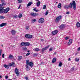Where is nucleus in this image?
Listing matches in <instances>:
<instances>
[{"label": "nucleus", "mask_w": 80, "mask_h": 80, "mask_svg": "<svg viewBox=\"0 0 80 80\" xmlns=\"http://www.w3.org/2000/svg\"><path fill=\"white\" fill-rule=\"evenodd\" d=\"M4 7H1L0 8V13H3L4 12V13H7L10 10V8H7L6 9H4Z\"/></svg>", "instance_id": "obj_1"}, {"label": "nucleus", "mask_w": 80, "mask_h": 80, "mask_svg": "<svg viewBox=\"0 0 80 80\" xmlns=\"http://www.w3.org/2000/svg\"><path fill=\"white\" fill-rule=\"evenodd\" d=\"M69 8H72L73 7V9L74 10L76 9V3L75 1H72V3L71 2L68 5Z\"/></svg>", "instance_id": "obj_2"}, {"label": "nucleus", "mask_w": 80, "mask_h": 80, "mask_svg": "<svg viewBox=\"0 0 80 80\" xmlns=\"http://www.w3.org/2000/svg\"><path fill=\"white\" fill-rule=\"evenodd\" d=\"M22 46H29L30 45V43L28 42H23L21 43Z\"/></svg>", "instance_id": "obj_3"}, {"label": "nucleus", "mask_w": 80, "mask_h": 80, "mask_svg": "<svg viewBox=\"0 0 80 80\" xmlns=\"http://www.w3.org/2000/svg\"><path fill=\"white\" fill-rule=\"evenodd\" d=\"M62 16H59L56 18L55 20V22L57 23L59 21L62 19Z\"/></svg>", "instance_id": "obj_4"}, {"label": "nucleus", "mask_w": 80, "mask_h": 80, "mask_svg": "<svg viewBox=\"0 0 80 80\" xmlns=\"http://www.w3.org/2000/svg\"><path fill=\"white\" fill-rule=\"evenodd\" d=\"M45 21V19L43 18H40L38 21V22L39 23H43Z\"/></svg>", "instance_id": "obj_5"}, {"label": "nucleus", "mask_w": 80, "mask_h": 80, "mask_svg": "<svg viewBox=\"0 0 80 80\" xmlns=\"http://www.w3.org/2000/svg\"><path fill=\"white\" fill-rule=\"evenodd\" d=\"M32 35L30 34H26L25 35V37L27 38H32Z\"/></svg>", "instance_id": "obj_6"}, {"label": "nucleus", "mask_w": 80, "mask_h": 80, "mask_svg": "<svg viewBox=\"0 0 80 80\" xmlns=\"http://www.w3.org/2000/svg\"><path fill=\"white\" fill-rule=\"evenodd\" d=\"M15 72L17 76L19 75V72H18V70L17 68H16L15 70Z\"/></svg>", "instance_id": "obj_7"}, {"label": "nucleus", "mask_w": 80, "mask_h": 80, "mask_svg": "<svg viewBox=\"0 0 80 80\" xmlns=\"http://www.w3.org/2000/svg\"><path fill=\"white\" fill-rule=\"evenodd\" d=\"M9 67H15V63L12 62V63H9L8 64Z\"/></svg>", "instance_id": "obj_8"}, {"label": "nucleus", "mask_w": 80, "mask_h": 80, "mask_svg": "<svg viewBox=\"0 0 80 80\" xmlns=\"http://www.w3.org/2000/svg\"><path fill=\"white\" fill-rule=\"evenodd\" d=\"M58 30H55L52 31V35H56V34H57V33H58Z\"/></svg>", "instance_id": "obj_9"}, {"label": "nucleus", "mask_w": 80, "mask_h": 80, "mask_svg": "<svg viewBox=\"0 0 80 80\" xmlns=\"http://www.w3.org/2000/svg\"><path fill=\"white\" fill-rule=\"evenodd\" d=\"M31 15V16H32V17H35V16H37L38 15V14L35 13H33L32 12L30 14Z\"/></svg>", "instance_id": "obj_10"}, {"label": "nucleus", "mask_w": 80, "mask_h": 80, "mask_svg": "<svg viewBox=\"0 0 80 80\" xmlns=\"http://www.w3.org/2000/svg\"><path fill=\"white\" fill-rule=\"evenodd\" d=\"M49 47H50V45H48L46 47H45V48H43L42 51L43 52V51L47 49V48H48Z\"/></svg>", "instance_id": "obj_11"}, {"label": "nucleus", "mask_w": 80, "mask_h": 80, "mask_svg": "<svg viewBox=\"0 0 80 80\" xmlns=\"http://www.w3.org/2000/svg\"><path fill=\"white\" fill-rule=\"evenodd\" d=\"M72 43V39H70L69 40V42H68V45H70Z\"/></svg>", "instance_id": "obj_12"}, {"label": "nucleus", "mask_w": 80, "mask_h": 80, "mask_svg": "<svg viewBox=\"0 0 80 80\" xmlns=\"http://www.w3.org/2000/svg\"><path fill=\"white\" fill-rule=\"evenodd\" d=\"M6 25H7V23H3L0 25V27H4V26H6Z\"/></svg>", "instance_id": "obj_13"}, {"label": "nucleus", "mask_w": 80, "mask_h": 80, "mask_svg": "<svg viewBox=\"0 0 80 80\" xmlns=\"http://www.w3.org/2000/svg\"><path fill=\"white\" fill-rule=\"evenodd\" d=\"M56 60H57V58H54L52 59V63H55V62H56Z\"/></svg>", "instance_id": "obj_14"}, {"label": "nucleus", "mask_w": 80, "mask_h": 80, "mask_svg": "<svg viewBox=\"0 0 80 80\" xmlns=\"http://www.w3.org/2000/svg\"><path fill=\"white\" fill-rule=\"evenodd\" d=\"M4 67H5L6 68H7V69H8L9 68V66L6 65V64H4L3 65Z\"/></svg>", "instance_id": "obj_15"}, {"label": "nucleus", "mask_w": 80, "mask_h": 80, "mask_svg": "<svg viewBox=\"0 0 80 80\" xmlns=\"http://www.w3.org/2000/svg\"><path fill=\"white\" fill-rule=\"evenodd\" d=\"M28 65L30 67H33V63L32 62H29Z\"/></svg>", "instance_id": "obj_16"}, {"label": "nucleus", "mask_w": 80, "mask_h": 80, "mask_svg": "<svg viewBox=\"0 0 80 80\" xmlns=\"http://www.w3.org/2000/svg\"><path fill=\"white\" fill-rule=\"evenodd\" d=\"M32 4H33V2H30L27 5V7H29Z\"/></svg>", "instance_id": "obj_17"}, {"label": "nucleus", "mask_w": 80, "mask_h": 80, "mask_svg": "<svg viewBox=\"0 0 80 80\" xmlns=\"http://www.w3.org/2000/svg\"><path fill=\"white\" fill-rule=\"evenodd\" d=\"M34 50L35 52H39V51H40V49L38 48H36L34 49Z\"/></svg>", "instance_id": "obj_18"}, {"label": "nucleus", "mask_w": 80, "mask_h": 80, "mask_svg": "<svg viewBox=\"0 0 80 80\" xmlns=\"http://www.w3.org/2000/svg\"><path fill=\"white\" fill-rule=\"evenodd\" d=\"M64 8L66 9H69V8L68 5H65L64 7Z\"/></svg>", "instance_id": "obj_19"}, {"label": "nucleus", "mask_w": 80, "mask_h": 80, "mask_svg": "<svg viewBox=\"0 0 80 80\" xmlns=\"http://www.w3.org/2000/svg\"><path fill=\"white\" fill-rule=\"evenodd\" d=\"M76 26L78 28H79L80 27V23L78 22H77L76 24Z\"/></svg>", "instance_id": "obj_20"}, {"label": "nucleus", "mask_w": 80, "mask_h": 80, "mask_svg": "<svg viewBox=\"0 0 80 80\" xmlns=\"http://www.w3.org/2000/svg\"><path fill=\"white\" fill-rule=\"evenodd\" d=\"M10 59H12V58H13V55H12V54H10L8 57Z\"/></svg>", "instance_id": "obj_21"}, {"label": "nucleus", "mask_w": 80, "mask_h": 80, "mask_svg": "<svg viewBox=\"0 0 80 80\" xmlns=\"http://www.w3.org/2000/svg\"><path fill=\"white\" fill-rule=\"evenodd\" d=\"M36 5L38 7H40V1L36 3Z\"/></svg>", "instance_id": "obj_22"}, {"label": "nucleus", "mask_w": 80, "mask_h": 80, "mask_svg": "<svg viewBox=\"0 0 80 80\" xmlns=\"http://www.w3.org/2000/svg\"><path fill=\"white\" fill-rule=\"evenodd\" d=\"M11 33L12 35H15V30H12L11 31Z\"/></svg>", "instance_id": "obj_23"}, {"label": "nucleus", "mask_w": 80, "mask_h": 80, "mask_svg": "<svg viewBox=\"0 0 80 80\" xmlns=\"http://www.w3.org/2000/svg\"><path fill=\"white\" fill-rule=\"evenodd\" d=\"M64 25H63V24H62L61 25L60 27V29H63V28H64Z\"/></svg>", "instance_id": "obj_24"}, {"label": "nucleus", "mask_w": 80, "mask_h": 80, "mask_svg": "<svg viewBox=\"0 0 80 80\" xmlns=\"http://www.w3.org/2000/svg\"><path fill=\"white\" fill-rule=\"evenodd\" d=\"M6 5V4L4 2H2V4H0V8H1V7L3 6V5Z\"/></svg>", "instance_id": "obj_25"}, {"label": "nucleus", "mask_w": 80, "mask_h": 80, "mask_svg": "<svg viewBox=\"0 0 80 80\" xmlns=\"http://www.w3.org/2000/svg\"><path fill=\"white\" fill-rule=\"evenodd\" d=\"M22 56H18V61H20V60H21V59H22Z\"/></svg>", "instance_id": "obj_26"}, {"label": "nucleus", "mask_w": 80, "mask_h": 80, "mask_svg": "<svg viewBox=\"0 0 80 80\" xmlns=\"http://www.w3.org/2000/svg\"><path fill=\"white\" fill-rule=\"evenodd\" d=\"M58 7L59 8H61V3H60L58 4Z\"/></svg>", "instance_id": "obj_27"}, {"label": "nucleus", "mask_w": 80, "mask_h": 80, "mask_svg": "<svg viewBox=\"0 0 80 80\" xmlns=\"http://www.w3.org/2000/svg\"><path fill=\"white\" fill-rule=\"evenodd\" d=\"M5 18V17H3L2 16H0V19H4Z\"/></svg>", "instance_id": "obj_28"}, {"label": "nucleus", "mask_w": 80, "mask_h": 80, "mask_svg": "<svg viewBox=\"0 0 80 80\" xmlns=\"http://www.w3.org/2000/svg\"><path fill=\"white\" fill-rule=\"evenodd\" d=\"M18 17H19V18H21V17H22V14H19L18 16Z\"/></svg>", "instance_id": "obj_29"}, {"label": "nucleus", "mask_w": 80, "mask_h": 80, "mask_svg": "<svg viewBox=\"0 0 80 80\" xmlns=\"http://www.w3.org/2000/svg\"><path fill=\"white\" fill-rule=\"evenodd\" d=\"M29 60H26V64L28 65L29 64Z\"/></svg>", "instance_id": "obj_30"}, {"label": "nucleus", "mask_w": 80, "mask_h": 80, "mask_svg": "<svg viewBox=\"0 0 80 80\" xmlns=\"http://www.w3.org/2000/svg\"><path fill=\"white\" fill-rule=\"evenodd\" d=\"M24 78L26 80H29V79H28V77L27 76H26L24 77Z\"/></svg>", "instance_id": "obj_31"}, {"label": "nucleus", "mask_w": 80, "mask_h": 80, "mask_svg": "<svg viewBox=\"0 0 80 80\" xmlns=\"http://www.w3.org/2000/svg\"><path fill=\"white\" fill-rule=\"evenodd\" d=\"M46 5H44L43 7V10H45V9H46Z\"/></svg>", "instance_id": "obj_32"}, {"label": "nucleus", "mask_w": 80, "mask_h": 80, "mask_svg": "<svg viewBox=\"0 0 80 80\" xmlns=\"http://www.w3.org/2000/svg\"><path fill=\"white\" fill-rule=\"evenodd\" d=\"M62 65V62H60L58 65L59 67H61Z\"/></svg>", "instance_id": "obj_33"}, {"label": "nucleus", "mask_w": 80, "mask_h": 80, "mask_svg": "<svg viewBox=\"0 0 80 80\" xmlns=\"http://www.w3.org/2000/svg\"><path fill=\"white\" fill-rule=\"evenodd\" d=\"M18 3H21L22 2V0H18Z\"/></svg>", "instance_id": "obj_34"}, {"label": "nucleus", "mask_w": 80, "mask_h": 80, "mask_svg": "<svg viewBox=\"0 0 80 80\" xmlns=\"http://www.w3.org/2000/svg\"><path fill=\"white\" fill-rule=\"evenodd\" d=\"M26 67L27 71H28V66L27 65H26Z\"/></svg>", "instance_id": "obj_35"}, {"label": "nucleus", "mask_w": 80, "mask_h": 80, "mask_svg": "<svg viewBox=\"0 0 80 80\" xmlns=\"http://www.w3.org/2000/svg\"><path fill=\"white\" fill-rule=\"evenodd\" d=\"M48 14V11H47L45 13V15H47Z\"/></svg>", "instance_id": "obj_36"}, {"label": "nucleus", "mask_w": 80, "mask_h": 80, "mask_svg": "<svg viewBox=\"0 0 80 80\" xmlns=\"http://www.w3.org/2000/svg\"><path fill=\"white\" fill-rule=\"evenodd\" d=\"M22 49L23 50H27V48L25 47H23L22 48Z\"/></svg>", "instance_id": "obj_37"}, {"label": "nucleus", "mask_w": 80, "mask_h": 80, "mask_svg": "<svg viewBox=\"0 0 80 80\" xmlns=\"http://www.w3.org/2000/svg\"><path fill=\"white\" fill-rule=\"evenodd\" d=\"M79 60V59L78 58H76V59H75V61L76 62H78Z\"/></svg>", "instance_id": "obj_38"}, {"label": "nucleus", "mask_w": 80, "mask_h": 80, "mask_svg": "<svg viewBox=\"0 0 80 80\" xmlns=\"http://www.w3.org/2000/svg\"><path fill=\"white\" fill-rule=\"evenodd\" d=\"M32 21L33 22H36V19H34L32 20Z\"/></svg>", "instance_id": "obj_39"}, {"label": "nucleus", "mask_w": 80, "mask_h": 80, "mask_svg": "<svg viewBox=\"0 0 80 80\" xmlns=\"http://www.w3.org/2000/svg\"><path fill=\"white\" fill-rule=\"evenodd\" d=\"M30 54V53L28 52L26 54V56H28V55H29Z\"/></svg>", "instance_id": "obj_40"}, {"label": "nucleus", "mask_w": 80, "mask_h": 80, "mask_svg": "<svg viewBox=\"0 0 80 80\" xmlns=\"http://www.w3.org/2000/svg\"><path fill=\"white\" fill-rule=\"evenodd\" d=\"M4 56H5V54H2V57L3 58H4Z\"/></svg>", "instance_id": "obj_41"}, {"label": "nucleus", "mask_w": 80, "mask_h": 80, "mask_svg": "<svg viewBox=\"0 0 80 80\" xmlns=\"http://www.w3.org/2000/svg\"><path fill=\"white\" fill-rule=\"evenodd\" d=\"M71 71H73V70H74V67H73L71 69Z\"/></svg>", "instance_id": "obj_42"}, {"label": "nucleus", "mask_w": 80, "mask_h": 80, "mask_svg": "<svg viewBox=\"0 0 80 80\" xmlns=\"http://www.w3.org/2000/svg\"><path fill=\"white\" fill-rule=\"evenodd\" d=\"M29 28V26H27L26 27L25 29H26V30H28V29Z\"/></svg>", "instance_id": "obj_43"}, {"label": "nucleus", "mask_w": 80, "mask_h": 80, "mask_svg": "<svg viewBox=\"0 0 80 80\" xmlns=\"http://www.w3.org/2000/svg\"><path fill=\"white\" fill-rule=\"evenodd\" d=\"M69 38L68 37H66L65 38V40H68V39Z\"/></svg>", "instance_id": "obj_44"}, {"label": "nucleus", "mask_w": 80, "mask_h": 80, "mask_svg": "<svg viewBox=\"0 0 80 80\" xmlns=\"http://www.w3.org/2000/svg\"><path fill=\"white\" fill-rule=\"evenodd\" d=\"M18 17V16L17 15H15L14 16V18H17Z\"/></svg>", "instance_id": "obj_45"}, {"label": "nucleus", "mask_w": 80, "mask_h": 80, "mask_svg": "<svg viewBox=\"0 0 80 80\" xmlns=\"http://www.w3.org/2000/svg\"><path fill=\"white\" fill-rule=\"evenodd\" d=\"M6 79H7L8 78V76H6L5 77Z\"/></svg>", "instance_id": "obj_46"}, {"label": "nucleus", "mask_w": 80, "mask_h": 80, "mask_svg": "<svg viewBox=\"0 0 80 80\" xmlns=\"http://www.w3.org/2000/svg\"><path fill=\"white\" fill-rule=\"evenodd\" d=\"M69 13H70V12H66V14H67L68 15Z\"/></svg>", "instance_id": "obj_47"}, {"label": "nucleus", "mask_w": 80, "mask_h": 80, "mask_svg": "<svg viewBox=\"0 0 80 80\" xmlns=\"http://www.w3.org/2000/svg\"><path fill=\"white\" fill-rule=\"evenodd\" d=\"M71 59H70V58H69L68 59V61H70V60H71Z\"/></svg>", "instance_id": "obj_48"}, {"label": "nucleus", "mask_w": 80, "mask_h": 80, "mask_svg": "<svg viewBox=\"0 0 80 80\" xmlns=\"http://www.w3.org/2000/svg\"><path fill=\"white\" fill-rule=\"evenodd\" d=\"M49 51H52V48L49 49Z\"/></svg>", "instance_id": "obj_49"}, {"label": "nucleus", "mask_w": 80, "mask_h": 80, "mask_svg": "<svg viewBox=\"0 0 80 80\" xmlns=\"http://www.w3.org/2000/svg\"><path fill=\"white\" fill-rule=\"evenodd\" d=\"M1 54H2V52L0 51V56H1Z\"/></svg>", "instance_id": "obj_50"}, {"label": "nucleus", "mask_w": 80, "mask_h": 80, "mask_svg": "<svg viewBox=\"0 0 80 80\" xmlns=\"http://www.w3.org/2000/svg\"><path fill=\"white\" fill-rule=\"evenodd\" d=\"M33 10L34 11V12H35V11L36 10V8H34Z\"/></svg>", "instance_id": "obj_51"}, {"label": "nucleus", "mask_w": 80, "mask_h": 80, "mask_svg": "<svg viewBox=\"0 0 80 80\" xmlns=\"http://www.w3.org/2000/svg\"><path fill=\"white\" fill-rule=\"evenodd\" d=\"M20 6H21L20 5L18 8H20Z\"/></svg>", "instance_id": "obj_52"}, {"label": "nucleus", "mask_w": 80, "mask_h": 80, "mask_svg": "<svg viewBox=\"0 0 80 80\" xmlns=\"http://www.w3.org/2000/svg\"><path fill=\"white\" fill-rule=\"evenodd\" d=\"M34 56H36V55H37V54H36V53H34Z\"/></svg>", "instance_id": "obj_53"}, {"label": "nucleus", "mask_w": 80, "mask_h": 80, "mask_svg": "<svg viewBox=\"0 0 80 80\" xmlns=\"http://www.w3.org/2000/svg\"><path fill=\"white\" fill-rule=\"evenodd\" d=\"M38 10H36L35 11V12H38Z\"/></svg>", "instance_id": "obj_54"}, {"label": "nucleus", "mask_w": 80, "mask_h": 80, "mask_svg": "<svg viewBox=\"0 0 80 80\" xmlns=\"http://www.w3.org/2000/svg\"><path fill=\"white\" fill-rule=\"evenodd\" d=\"M2 78V77L1 76H0V78Z\"/></svg>", "instance_id": "obj_55"}, {"label": "nucleus", "mask_w": 80, "mask_h": 80, "mask_svg": "<svg viewBox=\"0 0 80 80\" xmlns=\"http://www.w3.org/2000/svg\"><path fill=\"white\" fill-rule=\"evenodd\" d=\"M4 1V0H1V1L3 2Z\"/></svg>", "instance_id": "obj_56"}, {"label": "nucleus", "mask_w": 80, "mask_h": 80, "mask_svg": "<svg viewBox=\"0 0 80 80\" xmlns=\"http://www.w3.org/2000/svg\"><path fill=\"white\" fill-rule=\"evenodd\" d=\"M56 53H57V52H54V55H56Z\"/></svg>", "instance_id": "obj_57"}, {"label": "nucleus", "mask_w": 80, "mask_h": 80, "mask_svg": "<svg viewBox=\"0 0 80 80\" xmlns=\"http://www.w3.org/2000/svg\"><path fill=\"white\" fill-rule=\"evenodd\" d=\"M41 63V64H43V62H42Z\"/></svg>", "instance_id": "obj_58"}, {"label": "nucleus", "mask_w": 80, "mask_h": 80, "mask_svg": "<svg viewBox=\"0 0 80 80\" xmlns=\"http://www.w3.org/2000/svg\"><path fill=\"white\" fill-rule=\"evenodd\" d=\"M28 52H30V51H28Z\"/></svg>", "instance_id": "obj_59"}, {"label": "nucleus", "mask_w": 80, "mask_h": 80, "mask_svg": "<svg viewBox=\"0 0 80 80\" xmlns=\"http://www.w3.org/2000/svg\"><path fill=\"white\" fill-rule=\"evenodd\" d=\"M56 3H58V2H56Z\"/></svg>", "instance_id": "obj_60"}, {"label": "nucleus", "mask_w": 80, "mask_h": 80, "mask_svg": "<svg viewBox=\"0 0 80 80\" xmlns=\"http://www.w3.org/2000/svg\"><path fill=\"white\" fill-rule=\"evenodd\" d=\"M38 0H37V1H38Z\"/></svg>", "instance_id": "obj_61"}, {"label": "nucleus", "mask_w": 80, "mask_h": 80, "mask_svg": "<svg viewBox=\"0 0 80 80\" xmlns=\"http://www.w3.org/2000/svg\"><path fill=\"white\" fill-rule=\"evenodd\" d=\"M37 1V0H36Z\"/></svg>", "instance_id": "obj_62"}, {"label": "nucleus", "mask_w": 80, "mask_h": 80, "mask_svg": "<svg viewBox=\"0 0 80 80\" xmlns=\"http://www.w3.org/2000/svg\"><path fill=\"white\" fill-rule=\"evenodd\" d=\"M0 52H1V51H0Z\"/></svg>", "instance_id": "obj_63"}]
</instances>
